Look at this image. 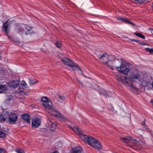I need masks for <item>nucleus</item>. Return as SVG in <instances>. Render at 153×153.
Here are the masks:
<instances>
[{
  "label": "nucleus",
  "instance_id": "nucleus-1",
  "mask_svg": "<svg viewBox=\"0 0 153 153\" xmlns=\"http://www.w3.org/2000/svg\"><path fill=\"white\" fill-rule=\"evenodd\" d=\"M76 133L78 134L79 137L85 143L88 144L89 145V143L92 142L94 140V138L91 136H88L85 135L83 131L78 128H76Z\"/></svg>",
  "mask_w": 153,
  "mask_h": 153
},
{
  "label": "nucleus",
  "instance_id": "nucleus-2",
  "mask_svg": "<svg viewBox=\"0 0 153 153\" xmlns=\"http://www.w3.org/2000/svg\"><path fill=\"white\" fill-rule=\"evenodd\" d=\"M131 64L128 62H125L121 64L120 67H115V68L120 73L125 75H127L130 71Z\"/></svg>",
  "mask_w": 153,
  "mask_h": 153
},
{
  "label": "nucleus",
  "instance_id": "nucleus-3",
  "mask_svg": "<svg viewBox=\"0 0 153 153\" xmlns=\"http://www.w3.org/2000/svg\"><path fill=\"white\" fill-rule=\"evenodd\" d=\"M140 76V75L138 71H134L131 73L129 77L126 76L123 81L128 82L129 83H131V82H135L136 80L139 79Z\"/></svg>",
  "mask_w": 153,
  "mask_h": 153
},
{
  "label": "nucleus",
  "instance_id": "nucleus-4",
  "mask_svg": "<svg viewBox=\"0 0 153 153\" xmlns=\"http://www.w3.org/2000/svg\"><path fill=\"white\" fill-rule=\"evenodd\" d=\"M41 101L43 102L42 105L45 108H48L49 110L53 111L54 112L58 113L57 110L52 108V103L50 100L46 97H43L41 98Z\"/></svg>",
  "mask_w": 153,
  "mask_h": 153
},
{
  "label": "nucleus",
  "instance_id": "nucleus-5",
  "mask_svg": "<svg viewBox=\"0 0 153 153\" xmlns=\"http://www.w3.org/2000/svg\"><path fill=\"white\" fill-rule=\"evenodd\" d=\"M99 58H100L101 60L103 61L102 63L104 65H109L108 61H111L113 59L112 56L107 54L106 53L101 55L100 54Z\"/></svg>",
  "mask_w": 153,
  "mask_h": 153
},
{
  "label": "nucleus",
  "instance_id": "nucleus-6",
  "mask_svg": "<svg viewBox=\"0 0 153 153\" xmlns=\"http://www.w3.org/2000/svg\"><path fill=\"white\" fill-rule=\"evenodd\" d=\"M89 145L95 149L100 150L102 149V145L100 142L96 138H94V140L89 143Z\"/></svg>",
  "mask_w": 153,
  "mask_h": 153
},
{
  "label": "nucleus",
  "instance_id": "nucleus-7",
  "mask_svg": "<svg viewBox=\"0 0 153 153\" xmlns=\"http://www.w3.org/2000/svg\"><path fill=\"white\" fill-rule=\"evenodd\" d=\"M8 117V121L11 124H14L16 123L18 119V117L17 115L14 113H10L9 114Z\"/></svg>",
  "mask_w": 153,
  "mask_h": 153
},
{
  "label": "nucleus",
  "instance_id": "nucleus-8",
  "mask_svg": "<svg viewBox=\"0 0 153 153\" xmlns=\"http://www.w3.org/2000/svg\"><path fill=\"white\" fill-rule=\"evenodd\" d=\"M25 30H24L22 28H20L21 31H19V33H21V34L23 33L24 32H25V34L27 35L33 33V31L32 29V27L27 25H25Z\"/></svg>",
  "mask_w": 153,
  "mask_h": 153
},
{
  "label": "nucleus",
  "instance_id": "nucleus-9",
  "mask_svg": "<svg viewBox=\"0 0 153 153\" xmlns=\"http://www.w3.org/2000/svg\"><path fill=\"white\" fill-rule=\"evenodd\" d=\"M9 115V112L6 110H4L2 113L0 114V122L2 123L5 121Z\"/></svg>",
  "mask_w": 153,
  "mask_h": 153
},
{
  "label": "nucleus",
  "instance_id": "nucleus-10",
  "mask_svg": "<svg viewBox=\"0 0 153 153\" xmlns=\"http://www.w3.org/2000/svg\"><path fill=\"white\" fill-rule=\"evenodd\" d=\"M41 123L40 119L38 118H35L32 120V125L33 127L37 128L39 127Z\"/></svg>",
  "mask_w": 153,
  "mask_h": 153
},
{
  "label": "nucleus",
  "instance_id": "nucleus-11",
  "mask_svg": "<svg viewBox=\"0 0 153 153\" xmlns=\"http://www.w3.org/2000/svg\"><path fill=\"white\" fill-rule=\"evenodd\" d=\"M8 83L10 87L16 88L19 85L20 81L18 80H12V81L8 82Z\"/></svg>",
  "mask_w": 153,
  "mask_h": 153
},
{
  "label": "nucleus",
  "instance_id": "nucleus-12",
  "mask_svg": "<svg viewBox=\"0 0 153 153\" xmlns=\"http://www.w3.org/2000/svg\"><path fill=\"white\" fill-rule=\"evenodd\" d=\"M61 60L63 63L69 67L73 62L71 60L65 57L62 58Z\"/></svg>",
  "mask_w": 153,
  "mask_h": 153
},
{
  "label": "nucleus",
  "instance_id": "nucleus-13",
  "mask_svg": "<svg viewBox=\"0 0 153 153\" xmlns=\"http://www.w3.org/2000/svg\"><path fill=\"white\" fill-rule=\"evenodd\" d=\"M82 151V148L80 147L72 148L71 150V153H81Z\"/></svg>",
  "mask_w": 153,
  "mask_h": 153
},
{
  "label": "nucleus",
  "instance_id": "nucleus-14",
  "mask_svg": "<svg viewBox=\"0 0 153 153\" xmlns=\"http://www.w3.org/2000/svg\"><path fill=\"white\" fill-rule=\"evenodd\" d=\"M22 117L27 123H30V117L29 114H23L22 115Z\"/></svg>",
  "mask_w": 153,
  "mask_h": 153
},
{
  "label": "nucleus",
  "instance_id": "nucleus-15",
  "mask_svg": "<svg viewBox=\"0 0 153 153\" xmlns=\"http://www.w3.org/2000/svg\"><path fill=\"white\" fill-rule=\"evenodd\" d=\"M70 67L74 70L77 71H81V69L78 66V64L76 63L75 64L72 62Z\"/></svg>",
  "mask_w": 153,
  "mask_h": 153
},
{
  "label": "nucleus",
  "instance_id": "nucleus-16",
  "mask_svg": "<svg viewBox=\"0 0 153 153\" xmlns=\"http://www.w3.org/2000/svg\"><path fill=\"white\" fill-rule=\"evenodd\" d=\"M124 82L125 83V84H126L128 87L130 89L134 91H137L136 88L133 85L132 82H131V83H129L128 82L126 81Z\"/></svg>",
  "mask_w": 153,
  "mask_h": 153
},
{
  "label": "nucleus",
  "instance_id": "nucleus-17",
  "mask_svg": "<svg viewBox=\"0 0 153 153\" xmlns=\"http://www.w3.org/2000/svg\"><path fill=\"white\" fill-rule=\"evenodd\" d=\"M121 140L123 141L124 143H128L129 141L131 140V138L130 137H128L126 136L125 137H121ZM132 140L135 141L136 140H135L133 139H132Z\"/></svg>",
  "mask_w": 153,
  "mask_h": 153
},
{
  "label": "nucleus",
  "instance_id": "nucleus-18",
  "mask_svg": "<svg viewBox=\"0 0 153 153\" xmlns=\"http://www.w3.org/2000/svg\"><path fill=\"white\" fill-rule=\"evenodd\" d=\"M7 90V87L6 85L0 84V93L6 92Z\"/></svg>",
  "mask_w": 153,
  "mask_h": 153
},
{
  "label": "nucleus",
  "instance_id": "nucleus-19",
  "mask_svg": "<svg viewBox=\"0 0 153 153\" xmlns=\"http://www.w3.org/2000/svg\"><path fill=\"white\" fill-rule=\"evenodd\" d=\"M7 22L8 21L5 22L2 26V30L4 31L7 34L8 33V32L7 30V29L9 25L8 24Z\"/></svg>",
  "mask_w": 153,
  "mask_h": 153
},
{
  "label": "nucleus",
  "instance_id": "nucleus-20",
  "mask_svg": "<svg viewBox=\"0 0 153 153\" xmlns=\"http://www.w3.org/2000/svg\"><path fill=\"white\" fill-rule=\"evenodd\" d=\"M126 76H123L122 77L120 76H119H119H116V78L119 81H122V82H123V83H124V84H125V83L123 82V80L126 78Z\"/></svg>",
  "mask_w": 153,
  "mask_h": 153
},
{
  "label": "nucleus",
  "instance_id": "nucleus-21",
  "mask_svg": "<svg viewBox=\"0 0 153 153\" xmlns=\"http://www.w3.org/2000/svg\"><path fill=\"white\" fill-rule=\"evenodd\" d=\"M58 96L59 99H60L61 102H63L65 100V97L64 95L59 94L58 95Z\"/></svg>",
  "mask_w": 153,
  "mask_h": 153
},
{
  "label": "nucleus",
  "instance_id": "nucleus-22",
  "mask_svg": "<svg viewBox=\"0 0 153 153\" xmlns=\"http://www.w3.org/2000/svg\"><path fill=\"white\" fill-rule=\"evenodd\" d=\"M29 81L30 83L31 84L36 83L37 82V81L36 80H35L34 79H29Z\"/></svg>",
  "mask_w": 153,
  "mask_h": 153
},
{
  "label": "nucleus",
  "instance_id": "nucleus-23",
  "mask_svg": "<svg viewBox=\"0 0 153 153\" xmlns=\"http://www.w3.org/2000/svg\"><path fill=\"white\" fill-rule=\"evenodd\" d=\"M56 124H54L53 123H52L51 126V127L50 129L51 130L53 131H54L56 129Z\"/></svg>",
  "mask_w": 153,
  "mask_h": 153
},
{
  "label": "nucleus",
  "instance_id": "nucleus-24",
  "mask_svg": "<svg viewBox=\"0 0 153 153\" xmlns=\"http://www.w3.org/2000/svg\"><path fill=\"white\" fill-rule=\"evenodd\" d=\"M145 50L149 52L150 53H153V48H145Z\"/></svg>",
  "mask_w": 153,
  "mask_h": 153
},
{
  "label": "nucleus",
  "instance_id": "nucleus-25",
  "mask_svg": "<svg viewBox=\"0 0 153 153\" xmlns=\"http://www.w3.org/2000/svg\"><path fill=\"white\" fill-rule=\"evenodd\" d=\"M136 42H137V43L141 45H142L143 46L147 45V44L146 43L143 42L141 41L138 40L137 39L136 40Z\"/></svg>",
  "mask_w": 153,
  "mask_h": 153
},
{
  "label": "nucleus",
  "instance_id": "nucleus-26",
  "mask_svg": "<svg viewBox=\"0 0 153 153\" xmlns=\"http://www.w3.org/2000/svg\"><path fill=\"white\" fill-rule=\"evenodd\" d=\"M27 88V87L21 84L19 85V89L20 91H21L22 90L24 89L25 88Z\"/></svg>",
  "mask_w": 153,
  "mask_h": 153
},
{
  "label": "nucleus",
  "instance_id": "nucleus-27",
  "mask_svg": "<svg viewBox=\"0 0 153 153\" xmlns=\"http://www.w3.org/2000/svg\"><path fill=\"white\" fill-rule=\"evenodd\" d=\"M62 44L60 41H57L55 43L56 46L58 48H60L62 46Z\"/></svg>",
  "mask_w": 153,
  "mask_h": 153
},
{
  "label": "nucleus",
  "instance_id": "nucleus-28",
  "mask_svg": "<svg viewBox=\"0 0 153 153\" xmlns=\"http://www.w3.org/2000/svg\"><path fill=\"white\" fill-rule=\"evenodd\" d=\"M5 133L3 132L0 129V138L4 137L5 136Z\"/></svg>",
  "mask_w": 153,
  "mask_h": 153
},
{
  "label": "nucleus",
  "instance_id": "nucleus-29",
  "mask_svg": "<svg viewBox=\"0 0 153 153\" xmlns=\"http://www.w3.org/2000/svg\"><path fill=\"white\" fill-rule=\"evenodd\" d=\"M16 151L17 153H25L23 150L19 149L16 150Z\"/></svg>",
  "mask_w": 153,
  "mask_h": 153
},
{
  "label": "nucleus",
  "instance_id": "nucleus-30",
  "mask_svg": "<svg viewBox=\"0 0 153 153\" xmlns=\"http://www.w3.org/2000/svg\"><path fill=\"white\" fill-rule=\"evenodd\" d=\"M139 81L141 84H143L144 83L145 84L146 83V81L143 79H141Z\"/></svg>",
  "mask_w": 153,
  "mask_h": 153
},
{
  "label": "nucleus",
  "instance_id": "nucleus-31",
  "mask_svg": "<svg viewBox=\"0 0 153 153\" xmlns=\"http://www.w3.org/2000/svg\"><path fill=\"white\" fill-rule=\"evenodd\" d=\"M133 34L137 36L140 37L141 33H134Z\"/></svg>",
  "mask_w": 153,
  "mask_h": 153
},
{
  "label": "nucleus",
  "instance_id": "nucleus-32",
  "mask_svg": "<svg viewBox=\"0 0 153 153\" xmlns=\"http://www.w3.org/2000/svg\"><path fill=\"white\" fill-rule=\"evenodd\" d=\"M21 84L23 85H24L26 87H27V85L26 84V83L25 82L24 80H22V81Z\"/></svg>",
  "mask_w": 153,
  "mask_h": 153
},
{
  "label": "nucleus",
  "instance_id": "nucleus-33",
  "mask_svg": "<svg viewBox=\"0 0 153 153\" xmlns=\"http://www.w3.org/2000/svg\"><path fill=\"white\" fill-rule=\"evenodd\" d=\"M117 20L120 21H123L124 19L121 17H119L117 18Z\"/></svg>",
  "mask_w": 153,
  "mask_h": 153
},
{
  "label": "nucleus",
  "instance_id": "nucleus-34",
  "mask_svg": "<svg viewBox=\"0 0 153 153\" xmlns=\"http://www.w3.org/2000/svg\"><path fill=\"white\" fill-rule=\"evenodd\" d=\"M4 151L3 148L0 147V153H4Z\"/></svg>",
  "mask_w": 153,
  "mask_h": 153
},
{
  "label": "nucleus",
  "instance_id": "nucleus-35",
  "mask_svg": "<svg viewBox=\"0 0 153 153\" xmlns=\"http://www.w3.org/2000/svg\"><path fill=\"white\" fill-rule=\"evenodd\" d=\"M108 64L109 65H106V66H107L108 67H110L111 68L112 67H111V61H108Z\"/></svg>",
  "mask_w": 153,
  "mask_h": 153
},
{
  "label": "nucleus",
  "instance_id": "nucleus-36",
  "mask_svg": "<svg viewBox=\"0 0 153 153\" xmlns=\"http://www.w3.org/2000/svg\"><path fill=\"white\" fill-rule=\"evenodd\" d=\"M140 37L143 39H144L145 38V36L144 35H143L142 34H141Z\"/></svg>",
  "mask_w": 153,
  "mask_h": 153
},
{
  "label": "nucleus",
  "instance_id": "nucleus-37",
  "mask_svg": "<svg viewBox=\"0 0 153 153\" xmlns=\"http://www.w3.org/2000/svg\"><path fill=\"white\" fill-rule=\"evenodd\" d=\"M123 22H125L127 23H128L129 22V20H128L126 18L124 19V21Z\"/></svg>",
  "mask_w": 153,
  "mask_h": 153
},
{
  "label": "nucleus",
  "instance_id": "nucleus-38",
  "mask_svg": "<svg viewBox=\"0 0 153 153\" xmlns=\"http://www.w3.org/2000/svg\"><path fill=\"white\" fill-rule=\"evenodd\" d=\"M131 41L132 42H136L137 39H130Z\"/></svg>",
  "mask_w": 153,
  "mask_h": 153
},
{
  "label": "nucleus",
  "instance_id": "nucleus-39",
  "mask_svg": "<svg viewBox=\"0 0 153 153\" xmlns=\"http://www.w3.org/2000/svg\"><path fill=\"white\" fill-rule=\"evenodd\" d=\"M128 23H130V24H131V25H132L133 26L134 25V23H132V22H130V21H129V22H128Z\"/></svg>",
  "mask_w": 153,
  "mask_h": 153
},
{
  "label": "nucleus",
  "instance_id": "nucleus-40",
  "mask_svg": "<svg viewBox=\"0 0 153 153\" xmlns=\"http://www.w3.org/2000/svg\"><path fill=\"white\" fill-rule=\"evenodd\" d=\"M78 81H79V82L80 84H81L82 85V82H81V81L80 80H78V79H77Z\"/></svg>",
  "mask_w": 153,
  "mask_h": 153
},
{
  "label": "nucleus",
  "instance_id": "nucleus-41",
  "mask_svg": "<svg viewBox=\"0 0 153 153\" xmlns=\"http://www.w3.org/2000/svg\"><path fill=\"white\" fill-rule=\"evenodd\" d=\"M145 120H144V122H143V123H142V124L143 125H144L145 126H146V125H145Z\"/></svg>",
  "mask_w": 153,
  "mask_h": 153
},
{
  "label": "nucleus",
  "instance_id": "nucleus-42",
  "mask_svg": "<svg viewBox=\"0 0 153 153\" xmlns=\"http://www.w3.org/2000/svg\"><path fill=\"white\" fill-rule=\"evenodd\" d=\"M53 153H58V151H54Z\"/></svg>",
  "mask_w": 153,
  "mask_h": 153
},
{
  "label": "nucleus",
  "instance_id": "nucleus-43",
  "mask_svg": "<svg viewBox=\"0 0 153 153\" xmlns=\"http://www.w3.org/2000/svg\"><path fill=\"white\" fill-rule=\"evenodd\" d=\"M150 102L151 103L153 104V100H151L150 101Z\"/></svg>",
  "mask_w": 153,
  "mask_h": 153
},
{
  "label": "nucleus",
  "instance_id": "nucleus-44",
  "mask_svg": "<svg viewBox=\"0 0 153 153\" xmlns=\"http://www.w3.org/2000/svg\"><path fill=\"white\" fill-rule=\"evenodd\" d=\"M151 31L152 32L153 31V29L151 28L150 29Z\"/></svg>",
  "mask_w": 153,
  "mask_h": 153
},
{
  "label": "nucleus",
  "instance_id": "nucleus-45",
  "mask_svg": "<svg viewBox=\"0 0 153 153\" xmlns=\"http://www.w3.org/2000/svg\"><path fill=\"white\" fill-rule=\"evenodd\" d=\"M151 85H152V87L153 88V80L152 83H151Z\"/></svg>",
  "mask_w": 153,
  "mask_h": 153
}]
</instances>
